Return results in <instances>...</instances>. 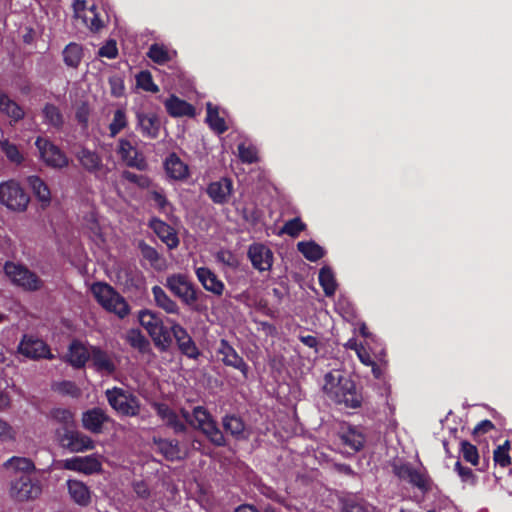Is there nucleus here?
Returning <instances> with one entry per match:
<instances>
[{"mask_svg": "<svg viewBox=\"0 0 512 512\" xmlns=\"http://www.w3.org/2000/svg\"><path fill=\"white\" fill-rule=\"evenodd\" d=\"M323 391L330 400L347 408H358L362 402L355 383L340 371H331L325 375Z\"/></svg>", "mask_w": 512, "mask_h": 512, "instance_id": "f257e3e1", "label": "nucleus"}, {"mask_svg": "<svg viewBox=\"0 0 512 512\" xmlns=\"http://www.w3.org/2000/svg\"><path fill=\"white\" fill-rule=\"evenodd\" d=\"M182 417L194 427L200 429L209 440L217 445H225V437L213 420L210 413L202 406L194 407L192 413L182 410Z\"/></svg>", "mask_w": 512, "mask_h": 512, "instance_id": "f03ea898", "label": "nucleus"}, {"mask_svg": "<svg viewBox=\"0 0 512 512\" xmlns=\"http://www.w3.org/2000/svg\"><path fill=\"white\" fill-rule=\"evenodd\" d=\"M91 292L96 301L108 312L124 318L129 313V306L125 299L106 283H95L91 287Z\"/></svg>", "mask_w": 512, "mask_h": 512, "instance_id": "7ed1b4c3", "label": "nucleus"}, {"mask_svg": "<svg viewBox=\"0 0 512 512\" xmlns=\"http://www.w3.org/2000/svg\"><path fill=\"white\" fill-rule=\"evenodd\" d=\"M164 286L183 304L196 309L198 290L189 276L183 273L170 274L166 277Z\"/></svg>", "mask_w": 512, "mask_h": 512, "instance_id": "20e7f679", "label": "nucleus"}, {"mask_svg": "<svg viewBox=\"0 0 512 512\" xmlns=\"http://www.w3.org/2000/svg\"><path fill=\"white\" fill-rule=\"evenodd\" d=\"M109 405L120 415L134 417L139 415L141 404L137 396L119 387L105 391Z\"/></svg>", "mask_w": 512, "mask_h": 512, "instance_id": "39448f33", "label": "nucleus"}, {"mask_svg": "<svg viewBox=\"0 0 512 512\" xmlns=\"http://www.w3.org/2000/svg\"><path fill=\"white\" fill-rule=\"evenodd\" d=\"M30 198L22 186L15 180L0 183V203L17 212L26 210Z\"/></svg>", "mask_w": 512, "mask_h": 512, "instance_id": "423d86ee", "label": "nucleus"}, {"mask_svg": "<svg viewBox=\"0 0 512 512\" xmlns=\"http://www.w3.org/2000/svg\"><path fill=\"white\" fill-rule=\"evenodd\" d=\"M42 493V485L39 480L32 479L28 475H21L11 480L9 495L12 499L25 502L38 498Z\"/></svg>", "mask_w": 512, "mask_h": 512, "instance_id": "0eeeda50", "label": "nucleus"}, {"mask_svg": "<svg viewBox=\"0 0 512 512\" xmlns=\"http://www.w3.org/2000/svg\"><path fill=\"white\" fill-rule=\"evenodd\" d=\"M139 322L147 330L156 346L162 349L169 346V333L157 313L151 310H143L139 313Z\"/></svg>", "mask_w": 512, "mask_h": 512, "instance_id": "6e6552de", "label": "nucleus"}, {"mask_svg": "<svg viewBox=\"0 0 512 512\" xmlns=\"http://www.w3.org/2000/svg\"><path fill=\"white\" fill-rule=\"evenodd\" d=\"M57 439L62 447L72 453H81L92 450L95 447L91 437L74 429H57Z\"/></svg>", "mask_w": 512, "mask_h": 512, "instance_id": "1a4fd4ad", "label": "nucleus"}, {"mask_svg": "<svg viewBox=\"0 0 512 512\" xmlns=\"http://www.w3.org/2000/svg\"><path fill=\"white\" fill-rule=\"evenodd\" d=\"M394 474L401 480L407 481L422 492L431 489V479L424 468H415L409 463L393 465Z\"/></svg>", "mask_w": 512, "mask_h": 512, "instance_id": "9d476101", "label": "nucleus"}, {"mask_svg": "<svg viewBox=\"0 0 512 512\" xmlns=\"http://www.w3.org/2000/svg\"><path fill=\"white\" fill-rule=\"evenodd\" d=\"M35 145L41 160L49 167L62 169L69 164V159L63 151L46 138L38 137Z\"/></svg>", "mask_w": 512, "mask_h": 512, "instance_id": "9b49d317", "label": "nucleus"}, {"mask_svg": "<svg viewBox=\"0 0 512 512\" xmlns=\"http://www.w3.org/2000/svg\"><path fill=\"white\" fill-rule=\"evenodd\" d=\"M4 270L9 279L25 290H38L42 286L39 277L22 265L7 262Z\"/></svg>", "mask_w": 512, "mask_h": 512, "instance_id": "f8f14e48", "label": "nucleus"}, {"mask_svg": "<svg viewBox=\"0 0 512 512\" xmlns=\"http://www.w3.org/2000/svg\"><path fill=\"white\" fill-rule=\"evenodd\" d=\"M62 468L85 475L98 473L102 469V457L99 454L75 456L61 462Z\"/></svg>", "mask_w": 512, "mask_h": 512, "instance_id": "ddd939ff", "label": "nucleus"}, {"mask_svg": "<svg viewBox=\"0 0 512 512\" xmlns=\"http://www.w3.org/2000/svg\"><path fill=\"white\" fill-rule=\"evenodd\" d=\"M168 324L180 351L189 358H197L199 350L187 330L174 320H168Z\"/></svg>", "mask_w": 512, "mask_h": 512, "instance_id": "4468645a", "label": "nucleus"}, {"mask_svg": "<svg viewBox=\"0 0 512 512\" xmlns=\"http://www.w3.org/2000/svg\"><path fill=\"white\" fill-rule=\"evenodd\" d=\"M18 351L25 357L31 359L53 358L48 346L41 339L33 336L25 335L19 343Z\"/></svg>", "mask_w": 512, "mask_h": 512, "instance_id": "2eb2a0df", "label": "nucleus"}, {"mask_svg": "<svg viewBox=\"0 0 512 512\" xmlns=\"http://www.w3.org/2000/svg\"><path fill=\"white\" fill-rule=\"evenodd\" d=\"M248 258L259 272L269 271L273 265V252L264 244L254 243L249 246Z\"/></svg>", "mask_w": 512, "mask_h": 512, "instance_id": "dca6fc26", "label": "nucleus"}, {"mask_svg": "<svg viewBox=\"0 0 512 512\" xmlns=\"http://www.w3.org/2000/svg\"><path fill=\"white\" fill-rule=\"evenodd\" d=\"M161 121L153 112H136V129L148 139H156L159 136Z\"/></svg>", "mask_w": 512, "mask_h": 512, "instance_id": "f3484780", "label": "nucleus"}, {"mask_svg": "<svg viewBox=\"0 0 512 512\" xmlns=\"http://www.w3.org/2000/svg\"><path fill=\"white\" fill-rule=\"evenodd\" d=\"M116 153L129 167L142 169L145 165L142 154L138 148L127 138H120L117 142Z\"/></svg>", "mask_w": 512, "mask_h": 512, "instance_id": "a211bd4d", "label": "nucleus"}, {"mask_svg": "<svg viewBox=\"0 0 512 512\" xmlns=\"http://www.w3.org/2000/svg\"><path fill=\"white\" fill-rule=\"evenodd\" d=\"M217 354L221 356V361L226 365L239 370L244 377L248 374V365L243 358L236 352V350L228 343L227 340L221 339L218 347Z\"/></svg>", "mask_w": 512, "mask_h": 512, "instance_id": "6ab92c4d", "label": "nucleus"}, {"mask_svg": "<svg viewBox=\"0 0 512 512\" xmlns=\"http://www.w3.org/2000/svg\"><path fill=\"white\" fill-rule=\"evenodd\" d=\"M149 227L168 249L173 250L179 246L180 240L177 231L166 222L159 218H152L149 222Z\"/></svg>", "mask_w": 512, "mask_h": 512, "instance_id": "aec40b11", "label": "nucleus"}, {"mask_svg": "<svg viewBox=\"0 0 512 512\" xmlns=\"http://www.w3.org/2000/svg\"><path fill=\"white\" fill-rule=\"evenodd\" d=\"M110 420L106 412L101 408H92L82 414L81 422L85 430L99 434L103 430V425Z\"/></svg>", "mask_w": 512, "mask_h": 512, "instance_id": "412c9836", "label": "nucleus"}, {"mask_svg": "<svg viewBox=\"0 0 512 512\" xmlns=\"http://www.w3.org/2000/svg\"><path fill=\"white\" fill-rule=\"evenodd\" d=\"M206 191L215 204H225L232 195V180L229 178H221L220 180L210 183Z\"/></svg>", "mask_w": 512, "mask_h": 512, "instance_id": "4be33fe9", "label": "nucleus"}, {"mask_svg": "<svg viewBox=\"0 0 512 512\" xmlns=\"http://www.w3.org/2000/svg\"><path fill=\"white\" fill-rule=\"evenodd\" d=\"M198 281L203 288L216 296H221L225 290L224 283L207 267H198L195 270Z\"/></svg>", "mask_w": 512, "mask_h": 512, "instance_id": "5701e85b", "label": "nucleus"}, {"mask_svg": "<svg viewBox=\"0 0 512 512\" xmlns=\"http://www.w3.org/2000/svg\"><path fill=\"white\" fill-rule=\"evenodd\" d=\"M80 165L90 173L101 172L104 170V165L101 156L96 152L86 147H81L75 154Z\"/></svg>", "mask_w": 512, "mask_h": 512, "instance_id": "b1692460", "label": "nucleus"}, {"mask_svg": "<svg viewBox=\"0 0 512 512\" xmlns=\"http://www.w3.org/2000/svg\"><path fill=\"white\" fill-rule=\"evenodd\" d=\"M90 361L99 372L112 374L116 370L113 357L98 347L91 346Z\"/></svg>", "mask_w": 512, "mask_h": 512, "instance_id": "393cba45", "label": "nucleus"}, {"mask_svg": "<svg viewBox=\"0 0 512 512\" xmlns=\"http://www.w3.org/2000/svg\"><path fill=\"white\" fill-rule=\"evenodd\" d=\"M155 305L165 311L167 314L179 315L180 307L165 290L160 286H153L151 289Z\"/></svg>", "mask_w": 512, "mask_h": 512, "instance_id": "a878e982", "label": "nucleus"}, {"mask_svg": "<svg viewBox=\"0 0 512 512\" xmlns=\"http://www.w3.org/2000/svg\"><path fill=\"white\" fill-rule=\"evenodd\" d=\"M91 346L74 341L69 347L67 355L68 362L75 368L83 367L88 360H90Z\"/></svg>", "mask_w": 512, "mask_h": 512, "instance_id": "bb28decb", "label": "nucleus"}, {"mask_svg": "<svg viewBox=\"0 0 512 512\" xmlns=\"http://www.w3.org/2000/svg\"><path fill=\"white\" fill-rule=\"evenodd\" d=\"M222 426L226 433L230 434L237 440L248 438L245 423L236 415H226L223 417Z\"/></svg>", "mask_w": 512, "mask_h": 512, "instance_id": "cd10ccee", "label": "nucleus"}, {"mask_svg": "<svg viewBox=\"0 0 512 512\" xmlns=\"http://www.w3.org/2000/svg\"><path fill=\"white\" fill-rule=\"evenodd\" d=\"M157 415L163 422L174 429L175 432L185 431V424L179 419V416L166 404L156 403L154 405Z\"/></svg>", "mask_w": 512, "mask_h": 512, "instance_id": "c85d7f7f", "label": "nucleus"}, {"mask_svg": "<svg viewBox=\"0 0 512 512\" xmlns=\"http://www.w3.org/2000/svg\"><path fill=\"white\" fill-rule=\"evenodd\" d=\"M167 175L175 180H183L188 176V166L176 155L170 154L165 160Z\"/></svg>", "mask_w": 512, "mask_h": 512, "instance_id": "c756f323", "label": "nucleus"}, {"mask_svg": "<svg viewBox=\"0 0 512 512\" xmlns=\"http://www.w3.org/2000/svg\"><path fill=\"white\" fill-rule=\"evenodd\" d=\"M164 105L167 112L172 117L193 116L195 113V109L192 105L176 96L168 98Z\"/></svg>", "mask_w": 512, "mask_h": 512, "instance_id": "7c9ffc66", "label": "nucleus"}, {"mask_svg": "<svg viewBox=\"0 0 512 512\" xmlns=\"http://www.w3.org/2000/svg\"><path fill=\"white\" fill-rule=\"evenodd\" d=\"M3 466L12 474L22 473V475L28 476L36 469L35 464L31 459L18 456L9 458Z\"/></svg>", "mask_w": 512, "mask_h": 512, "instance_id": "2f4dec72", "label": "nucleus"}, {"mask_svg": "<svg viewBox=\"0 0 512 512\" xmlns=\"http://www.w3.org/2000/svg\"><path fill=\"white\" fill-rule=\"evenodd\" d=\"M67 488L70 497L74 502L81 506H86L90 502V490L89 488L79 480H68Z\"/></svg>", "mask_w": 512, "mask_h": 512, "instance_id": "473e14b6", "label": "nucleus"}, {"mask_svg": "<svg viewBox=\"0 0 512 512\" xmlns=\"http://www.w3.org/2000/svg\"><path fill=\"white\" fill-rule=\"evenodd\" d=\"M27 182L35 197L42 203V205H49L51 202V193L44 180L37 175H32L27 178Z\"/></svg>", "mask_w": 512, "mask_h": 512, "instance_id": "72a5a7b5", "label": "nucleus"}, {"mask_svg": "<svg viewBox=\"0 0 512 512\" xmlns=\"http://www.w3.org/2000/svg\"><path fill=\"white\" fill-rule=\"evenodd\" d=\"M157 451H159L168 460H178L181 456V450L178 442L167 439L154 440Z\"/></svg>", "mask_w": 512, "mask_h": 512, "instance_id": "f704fd0d", "label": "nucleus"}, {"mask_svg": "<svg viewBox=\"0 0 512 512\" xmlns=\"http://www.w3.org/2000/svg\"><path fill=\"white\" fill-rule=\"evenodd\" d=\"M0 111L10 117L13 121H19L24 117L23 109L14 101L10 100L0 91Z\"/></svg>", "mask_w": 512, "mask_h": 512, "instance_id": "c9c22d12", "label": "nucleus"}, {"mask_svg": "<svg viewBox=\"0 0 512 512\" xmlns=\"http://www.w3.org/2000/svg\"><path fill=\"white\" fill-rule=\"evenodd\" d=\"M83 57L82 46L77 43H69L63 50L64 63L72 68H77Z\"/></svg>", "mask_w": 512, "mask_h": 512, "instance_id": "e433bc0d", "label": "nucleus"}, {"mask_svg": "<svg viewBox=\"0 0 512 512\" xmlns=\"http://www.w3.org/2000/svg\"><path fill=\"white\" fill-rule=\"evenodd\" d=\"M126 341L140 353L150 351V343L147 338L137 329H131L126 333Z\"/></svg>", "mask_w": 512, "mask_h": 512, "instance_id": "4c0bfd02", "label": "nucleus"}, {"mask_svg": "<svg viewBox=\"0 0 512 512\" xmlns=\"http://www.w3.org/2000/svg\"><path fill=\"white\" fill-rule=\"evenodd\" d=\"M128 126L126 111L119 108L114 111L113 118L108 126L110 137L114 138Z\"/></svg>", "mask_w": 512, "mask_h": 512, "instance_id": "58836bf2", "label": "nucleus"}, {"mask_svg": "<svg viewBox=\"0 0 512 512\" xmlns=\"http://www.w3.org/2000/svg\"><path fill=\"white\" fill-rule=\"evenodd\" d=\"M206 121L210 128L218 134H222L227 130L225 120L219 116L218 109L213 107L211 103H207Z\"/></svg>", "mask_w": 512, "mask_h": 512, "instance_id": "ea45409f", "label": "nucleus"}, {"mask_svg": "<svg viewBox=\"0 0 512 512\" xmlns=\"http://www.w3.org/2000/svg\"><path fill=\"white\" fill-rule=\"evenodd\" d=\"M298 250L310 261H317L324 256V249L313 241L299 242Z\"/></svg>", "mask_w": 512, "mask_h": 512, "instance_id": "a19ab883", "label": "nucleus"}, {"mask_svg": "<svg viewBox=\"0 0 512 512\" xmlns=\"http://www.w3.org/2000/svg\"><path fill=\"white\" fill-rule=\"evenodd\" d=\"M319 282L326 296L330 297L334 295L337 288V283L334 277V273L329 267H323L320 270Z\"/></svg>", "mask_w": 512, "mask_h": 512, "instance_id": "79ce46f5", "label": "nucleus"}, {"mask_svg": "<svg viewBox=\"0 0 512 512\" xmlns=\"http://www.w3.org/2000/svg\"><path fill=\"white\" fill-rule=\"evenodd\" d=\"M50 417L57 423L63 425L62 429H71L75 425L74 413L66 408H54Z\"/></svg>", "mask_w": 512, "mask_h": 512, "instance_id": "37998d69", "label": "nucleus"}, {"mask_svg": "<svg viewBox=\"0 0 512 512\" xmlns=\"http://www.w3.org/2000/svg\"><path fill=\"white\" fill-rule=\"evenodd\" d=\"M42 113L46 124L53 126L55 128H60L63 125V116L58 107H56L55 105L46 104L43 108Z\"/></svg>", "mask_w": 512, "mask_h": 512, "instance_id": "c03bdc74", "label": "nucleus"}, {"mask_svg": "<svg viewBox=\"0 0 512 512\" xmlns=\"http://www.w3.org/2000/svg\"><path fill=\"white\" fill-rule=\"evenodd\" d=\"M344 444L349 446L353 451H359L365 441L364 435L356 428H350L347 432L341 436Z\"/></svg>", "mask_w": 512, "mask_h": 512, "instance_id": "a18cd8bd", "label": "nucleus"}, {"mask_svg": "<svg viewBox=\"0 0 512 512\" xmlns=\"http://www.w3.org/2000/svg\"><path fill=\"white\" fill-rule=\"evenodd\" d=\"M0 148L10 162L15 164L23 162L24 156L15 144L8 140H2L0 141Z\"/></svg>", "mask_w": 512, "mask_h": 512, "instance_id": "49530a36", "label": "nucleus"}, {"mask_svg": "<svg viewBox=\"0 0 512 512\" xmlns=\"http://www.w3.org/2000/svg\"><path fill=\"white\" fill-rule=\"evenodd\" d=\"M149 197L161 213L169 215L172 212V205L167 200L162 189H153L149 192Z\"/></svg>", "mask_w": 512, "mask_h": 512, "instance_id": "de8ad7c7", "label": "nucleus"}, {"mask_svg": "<svg viewBox=\"0 0 512 512\" xmlns=\"http://www.w3.org/2000/svg\"><path fill=\"white\" fill-rule=\"evenodd\" d=\"M148 57L157 64H164L171 60L170 52L162 45L153 44L148 51Z\"/></svg>", "mask_w": 512, "mask_h": 512, "instance_id": "09e8293b", "label": "nucleus"}, {"mask_svg": "<svg viewBox=\"0 0 512 512\" xmlns=\"http://www.w3.org/2000/svg\"><path fill=\"white\" fill-rule=\"evenodd\" d=\"M137 86L144 91L157 93L159 91L158 86L153 82L151 73L148 71H141L136 76Z\"/></svg>", "mask_w": 512, "mask_h": 512, "instance_id": "8fccbe9b", "label": "nucleus"}, {"mask_svg": "<svg viewBox=\"0 0 512 512\" xmlns=\"http://www.w3.org/2000/svg\"><path fill=\"white\" fill-rule=\"evenodd\" d=\"M510 444L509 441H505L503 445L498 446L494 451V461L501 467H507L511 463V457L509 455Z\"/></svg>", "mask_w": 512, "mask_h": 512, "instance_id": "3c124183", "label": "nucleus"}, {"mask_svg": "<svg viewBox=\"0 0 512 512\" xmlns=\"http://www.w3.org/2000/svg\"><path fill=\"white\" fill-rule=\"evenodd\" d=\"M82 21L91 31H98L103 26L101 19L96 13L95 6H91L83 14Z\"/></svg>", "mask_w": 512, "mask_h": 512, "instance_id": "603ef678", "label": "nucleus"}, {"mask_svg": "<svg viewBox=\"0 0 512 512\" xmlns=\"http://www.w3.org/2000/svg\"><path fill=\"white\" fill-rule=\"evenodd\" d=\"M461 452H462V456L463 458L469 462L470 464L476 466L479 462V454H478V450L476 448V446H474L473 444L467 442V441H462L461 442Z\"/></svg>", "mask_w": 512, "mask_h": 512, "instance_id": "864d4df0", "label": "nucleus"}, {"mask_svg": "<svg viewBox=\"0 0 512 512\" xmlns=\"http://www.w3.org/2000/svg\"><path fill=\"white\" fill-rule=\"evenodd\" d=\"M454 469L463 483L469 486H474L476 484L477 477L470 468L462 466V464L457 461Z\"/></svg>", "mask_w": 512, "mask_h": 512, "instance_id": "5fc2aeb1", "label": "nucleus"}, {"mask_svg": "<svg viewBox=\"0 0 512 512\" xmlns=\"http://www.w3.org/2000/svg\"><path fill=\"white\" fill-rule=\"evenodd\" d=\"M374 507L365 501L347 500L343 504L342 512H373Z\"/></svg>", "mask_w": 512, "mask_h": 512, "instance_id": "6e6d98bb", "label": "nucleus"}, {"mask_svg": "<svg viewBox=\"0 0 512 512\" xmlns=\"http://www.w3.org/2000/svg\"><path fill=\"white\" fill-rule=\"evenodd\" d=\"M238 152L242 162L253 163L258 160V152L253 145H245L242 143L238 146Z\"/></svg>", "mask_w": 512, "mask_h": 512, "instance_id": "4d7b16f0", "label": "nucleus"}, {"mask_svg": "<svg viewBox=\"0 0 512 512\" xmlns=\"http://www.w3.org/2000/svg\"><path fill=\"white\" fill-rule=\"evenodd\" d=\"M304 228L305 224L299 218H294L285 223L282 231L292 237H296Z\"/></svg>", "mask_w": 512, "mask_h": 512, "instance_id": "13d9d810", "label": "nucleus"}, {"mask_svg": "<svg viewBox=\"0 0 512 512\" xmlns=\"http://www.w3.org/2000/svg\"><path fill=\"white\" fill-rule=\"evenodd\" d=\"M84 225L93 236H100V225L96 215L91 212L84 219Z\"/></svg>", "mask_w": 512, "mask_h": 512, "instance_id": "bf43d9fd", "label": "nucleus"}, {"mask_svg": "<svg viewBox=\"0 0 512 512\" xmlns=\"http://www.w3.org/2000/svg\"><path fill=\"white\" fill-rule=\"evenodd\" d=\"M140 250H141L142 256L146 260H148L152 265L156 264L159 261L160 255L155 248H153L145 243H141Z\"/></svg>", "mask_w": 512, "mask_h": 512, "instance_id": "052dcab7", "label": "nucleus"}, {"mask_svg": "<svg viewBox=\"0 0 512 512\" xmlns=\"http://www.w3.org/2000/svg\"><path fill=\"white\" fill-rule=\"evenodd\" d=\"M99 56L106 57L108 59L116 58L118 49L114 40H109L104 46L99 49Z\"/></svg>", "mask_w": 512, "mask_h": 512, "instance_id": "680f3d73", "label": "nucleus"}, {"mask_svg": "<svg viewBox=\"0 0 512 512\" xmlns=\"http://www.w3.org/2000/svg\"><path fill=\"white\" fill-rule=\"evenodd\" d=\"M14 436L15 432L12 426L0 418V439L3 441H8L14 439Z\"/></svg>", "mask_w": 512, "mask_h": 512, "instance_id": "e2e57ef3", "label": "nucleus"}, {"mask_svg": "<svg viewBox=\"0 0 512 512\" xmlns=\"http://www.w3.org/2000/svg\"><path fill=\"white\" fill-rule=\"evenodd\" d=\"M123 178L128 180L129 182L136 183L137 185L141 187L148 186L149 180L144 177L143 175H138L130 171H124L123 172Z\"/></svg>", "mask_w": 512, "mask_h": 512, "instance_id": "0e129e2a", "label": "nucleus"}, {"mask_svg": "<svg viewBox=\"0 0 512 512\" xmlns=\"http://www.w3.org/2000/svg\"><path fill=\"white\" fill-rule=\"evenodd\" d=\"M494 428L493 423L490 420H483L479 424L476 425V427L473 430V434L479 435L487 433L488 431L492 430Z\"/></svg>", "mask_w": 512, "mask_h": 512, "instance_id": "69168bd1", "label": "nucleus"}, {"mask_svg": "<svg viewBox=\"0 0 512 512\" xmlns=\"http://www.w3.org/2000/svg\"><path fill=\"white\" fill-rule=\"evenodd\" d=\"M361 363H363L366 366L373 365L374 360L372 359L370 353L365 349V347H362L361 349H358V352L356 353Z\"/></svg>", "mask_w": 512, "mask_h": 512, "instance_id": "338daca9", "label": "nucleus"}, {"mask_svg": "<svg viewBox=\"0 0 512 512\" xmlns=\"http://www.w3.org/2000/svg\"><path fill=\"white\" fill-rule=\"evenodd\" d=\"M110 84H111V92L114 96L122 95V93L124 91V85L120 79L113 78L110 80Z\"/></svg>", "mask_w": 512, "mask_h": 512, "instance_id": "774afa93", "label": "nucleus"}]
</instances>
